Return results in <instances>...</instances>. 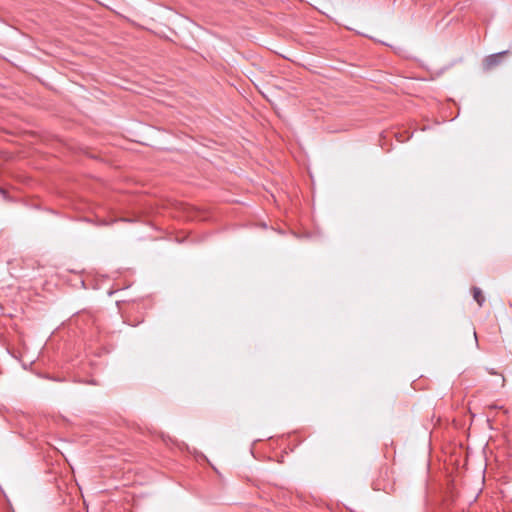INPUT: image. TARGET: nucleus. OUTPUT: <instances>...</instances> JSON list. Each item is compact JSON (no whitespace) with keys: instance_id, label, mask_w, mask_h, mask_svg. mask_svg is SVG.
<instances>
[{"instance_id":"obj_2","label":"nucleus","mask_w":512,"mask_h":512,"mask_svg":"<svg viewBox=\"0 0 512 512\" xmlns=\"http://www.w3.org/2000/svg\"><path fill=\"white\" fill-rule=\"evenodd\" d=\"M473 298L478 303L479 306H482L485 302V297L482 294V291L478 287L472 288Z\"/></svg>"},{"instance_id":"obj_3","label":"nucleus","mask_w":512,"mask_h":512,"mask_svg":"<svg viewBox=\"0 0 512 512\" xmlns=\"http://www.w3.org/2000/svg\"><path fill=\"white\" fill-rule=\"evenodd\" d=\"M488 373L491 374V375H496L497 372L494 371L493 369H488Z\"/></svg>"},{"instance_id":"obj_1","label":"nucleus","mask_w":512,"mask_h":512,"mask_svg":"<svg viewBox=\"0 0 512 512\" xmlns=\"http://www.w3.org/2000/svg\"><path fill=\"white\" fill-rule=\"evenodd\" d=\"M508 53V51L499 52L496 54L489 55L484 60V68L486 70H491L499 65L504 58V56Z\"/></svg>"},{"instance_id":"obj_4","label":"nucleus","mask_w":512,"mask_h":512,"mask_svg":"<svg viewBox=\"0 0 512 512\" xmlns=\"http://www.w3.org/2000/svg\"><path fill=\"white\" fill-rule=\"evenodd\" d=\"M504 385H505V378L502 376L501 386L504 387Z\"/></svg>"}]
</instances>
